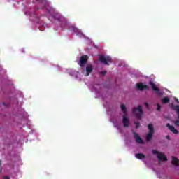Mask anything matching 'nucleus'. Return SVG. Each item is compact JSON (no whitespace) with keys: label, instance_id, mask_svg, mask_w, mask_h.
Returning a JSON list of instances; mask_svg holds the SVG:
<instances>
[{"label":"nucleus","instance_id":"1","mask_svg":"<svg viewBox=\"0 0 179 179\" xmlns=\"http://www.w3.org/2000/svg\"><path fill=\"white\" fill-rule=\"evenodd\" d=\"M132 113L137 120H142V115H143L142 106L139 105L137 108H133Z\"/></svg>","mask_w":179,"mask_h":179},{"label":"nucleus","instance_id":"2","mask_svg":"<svg viewBox=\"0 0 179 179\" xmlns=\"http://www.w3.org/2000/svg\"><path fill=\"white\" fill-rule=\"evenodd\" d=\"M152 155H157V157L159 162H167V157H166L163 152H159L156 150H152Z\"/></svg>","mask_w":179,"mask_h":179},{"label":"nucleus","instance_id":"3","mask_svg":"<svg viewBox=\"0 0 179 179\" xmlns=\"http://www.w3.org/2000/svg\"><path fill=\"white\" fill-rule=\"evenodd\" d=\"M99 61H100L101 64H104L105 65H110V64L113 62V59H111L110 56L105 57L101 55L99 57Z\"/></svg>","mask_w":179,"mask_h":179},{"label":"nucleus","instance_id":"4","mask_svg":"<svg viewBox=\"0 0 179 179\" xmlns=\"http://www.w3.org/2000/svg\"><path fill=\"white\" fill-rule=\"evenodd\" d=\"M88 59H89V57H87V55H83L80 58V61L78 62V65H80L82 69L85 68V65H86V63L87 62Z\"/></svg>","mask_w":179,"mask_h":179},{"label":"nucleus","instance_id":"5","mask_svg":"<svg viewBox=\"0 0 179 179\" xmlns=\"http://www.w3.org/2000/svg\"><path fill=\"white\" fill-rule=\"evenodd\" d=\"M171 108H173V110L176 111V113L178 117V120H177L174 122V125H175V127H179V106L172 105Z\"/></svg>","mask_w":179,"mask_h":179},{"label":"nucleus","instance_id":"6","mask_svg":"<svg viewBox=\"0 0 179 179\" xmlns=\"http://www.w3.org/2000/svg\"><path fill=\"white\" fill-rule=\"evenodd\" d=\"M122 124L124 128H128L129 127V119L127 117V115H123L122 116Z\"/></svg>","mask_w":179,"mask_h":179},{"label":"nucleus","instance_id":"7","mask_svg":"<svg viewBox=\"0 0 179 179\" xmlns=\"http://www.w3.org/2000/svg\"><path fill=\"white\" fill-rule=\"evenodd\" d=\"M85 71L87 73H85V76H89V75L93 72V66L91 64L87 65L85 67Z\"/></svg>","mask_w":179,"mask_h":179},{"label":"nucleus","instance_id":"8","mask_svg":"<svg viewBox=\"0 0 179 179\" xmlns=\"http://www.w3.org/2000/svg\"><path fill=\"white\" fill-rule=\"evenodd\" d=\"M149 84L151 86V89H152L154 92H155L157 94H160V90L156 87V84H155V83L150 81Z\"/></svg>","mask_w":179,"mask_h":179},{"label":"nucleus","instance_id":"9","mask_svg":"<svg viewBox=\"0 0 179 179\" xmlns=\"http://www.w3.org/2000/svg\"><path fill=\"white\" fill-rule=\"evenodd\" d=\"M134 139L137 143H140V145H143V140L139 136V135L135 132H134Z\"/></svg>","mask_w":179,"mask_h":179},{"label":"nucleus","instance_id":"10","mask_svg":"<svg viewBox=\"0 0 179 179\" xmlns=\"http://www.w3.org/2000/svg\"><path fill=\"white\" fill-rule=\"evenodd\" d=\"M166 127L169 129V131H171L173 134H175V135H178L179 133L178 130L176 129L173 126L170 125L169 123L166 124Z\"/></svg>","mask_w":179,"mask_h":179},{"label":"nucleus","instance_id":"11","mask_svg":"<svg viewBox=\"0 0 179 179\" xmlns=\"http://www.w3.org/2000/svg\"><path fill=\"white\" fill-rule=\"evenodd\" d=\"M71 29H72L73 31H74L76 33V34H77V36H83V34L82 33V30L76 28V27L72 26Z\"/></svg>","mask_w":179,"mask_h":179},{"label":"nucleus","instance_id":"12","mask_svg":"<svg viewBox=\"0 0 179 179\" xmlns=\"http://www.w3.org/2000/svg\"><path fill=\"white\" fill-rule=\"evenodd\" d=\"M172 164H173V166H179V160L178 158L172 156V161H171Z\"/></svg>","mask_w":179,"mask_h":179},{"label":"nucleus","instance_id":"13","mask_svg":"<svg viewBox=\"0 0 179 179\" xmlns=\"http://www.w3.org/2000/svg\"><path fill=\"white\" fill-rule=\"evenodd\" d=\"M148 128L149 129V132L148 133L155 134V128L153 127V124H149L148 125Z\"/></svg>","mask_w":179,"mask_h":179},{"label":"nucleus","instance_id":"14","mask_svg":"<svg viewBox=\"0 0 179 179\" xmlns=\"http://www.w3.org/2000/svg\"><path fill=\"white\" fill-rule=\"evenodd\" d=\"M162 104H167V103H170V98L165 96L164 99H162Z\"/></svg>","mask_w":179,"mask_h":179},{"label":"nucleus","instance_id":"15","mask_svg":"<svg viewBox=\"0 0 179 179\" xmlns=\"http://www.w3.org/2000/svg\"><path fill=\"white\" fill-rule=\"evenodd\" d=\"M120 108H121L124 115H127V107L125 106V105L122 104L120 106Z\"/></svg>","mask_w":179,"mask_h":179},{"label":"nucleus","instance_id":"16","mask_svg":"<svg viewBox=\"0 0 179 179\" xmlns=\"http://www.w3.org/2000/svg\"><path fill=\"white\" fill-rule=\"evenodd\" d=\"M152 136H153V133H149L146 136L147 142H150L152 141Z\"/></svg>","mask_w":179,"mask_h":179},{"label":"nucleus","instance_id":"17","mask_svg":"<svg viewBox=\"0 0 179 179\" xmlns=\"http://www.w3.org/2000/svg\"><path fill=\"white\" fill-rule=\"evenodd\" d=\"M135 156H136V159H139V160H142V159H145V155H143L142 153L136 154Z\"/></svg>","mask_w":179,"mask_h":179},{"label":"nucleus","instance_id":"18","mask_svg":"<svg viewBox=\"0 0 179 179\" xmlns=\"http://www.w3.org/2000/svg\"><path fill=\"white\" fill-rule=\"evenodd\" d=\"M136 87L137 89H139V90H143V84H142V83H137Z\"/></svg>","mask_w":179,"mask_h":179},{"label":"nucleus","instance_id":"19","mask_svg":"<svg viewBox=\"0 0 179 179\" xmlns=\"http://www.w3.org/2000/svg\"><path fill=\"white\" fill-rule=\"evenodd\" d=\"M38 1L39 3H42L43 6H45V3H47V2L45 1V0H36Z\"/></svg>","mask_w":179,"mask_h":179},{"label":"nucleus","instance_id":"20","mask_svg":"<svg viewBox=\"0 0 179 179\" xmlns=\"http://www.w3.org/2000/svg\"><path fill=\"white\" fill-rule=\"evenodd\" d=\"M145 89H146L147 90H149L150 89V87L147 85H143V90H145Z\"/></svg>","mask_w":179,"mask_h":179},{"label":"nucleus","instance_id":"21","mask_svg":"<svg viewBox=\"0 0 179 179\" xmlns=\"http://www.w3.org/2000/svg\"><path fill=\"white\" fill-rule=\"evenodd\" d=\"M135 125H136V128L138 129L139 128L141 123H139V122H134Z\"/></svg>","mask_w":179,"mask_h":179},{"label":"nucleus","instance_id":"22","mask_svg":"<svg viewBox=\"0 0 179 179\" xmlns=\"http://www.w3.org/2000/svg\"><path fill=\"white\" fill-rule=\"evenodd\" d=\"M56 19L57 20L58 22H62V20H64V17H62V16H59Z\"/></svg>","mask_w":179,"mask_h":179},{"label":"nucleus","instance_id":"23","mask_svg":"<svg viewBox=\"0 0 179 179\" xmlns=\"http://www.w3.org/2000/svg\"><path fill=\"white\" fill-rule=\"evenodd\" d=\"M160 108H162V106L160 104L157 103V111H160Z\"/></svg>","mask_w":179,"mask_h":179},{"label":"nucleus","instance_id":"24","mask_svg":"<svg viewBox=\"0 0 179 179\" xmlns=\"http://www.w3.org/2000/svg\"><path fill=\"white\" fill-rule=\"evenodd\" d=\"M106 73H107V71H100V74L101 75H106Z\"/></svg>","mask_w":179,"mask_h":179},{"label":"nucleus","instance_id":"25","mask_svg":"<svg viewBox=\"0 0 179 179\" xmlns=\"http://www.w3.org/2000/svg\"><path fill=\"white\" fill-rule=\"evenodd\" d=\"M144 106H145L147 108H149V103H148V102H145Z\"/></svg>","mask_w":179,"mask_h":179},{"label":"nucleus","instance_id":"26","mask_svg":"<svg viewBox=\"0 0 179 179\" xmlns=\"http://www.w3.org/2000/svg\"><path fill=\"white\" fill-rule=\"evenodd\" d=\"M3 179H10V178H9V176H6L3 177Z\"/></svg>","mask_w":179,"mask_h":179},{"label":"nucleus","instance_id":"27","mask_svg":"<svg viewBox=\"0 0 179 179\" xmlns=\"http://www.w3.org/2000/svg\"><path fill=\"white\" fill-rule=\"evenodd\" d=\"M175 101H176V103H179L178 99L176 98V99H175Z\"/></svg>","mask_w":179,"mask_h":179},{"label":"nucleus","instance_id":"28","mask_svg":"<svg viewBox=\"0 0 179 179\" xmlns=\"http://www.w3.org/2000/svg\"><path fill=\"white\" fill-rule=\"evenodd\" d=\"M166 139H170V136L169 135L166 136Z\"/></svg>","mask_w":179,"mask_h":179},{"label":"nucleus","instance_id":"29","mask_svg":"<svg viewBox=\"0 0 179 179\" xmlns=\"http://www.w3.org/2000/svg\"><path fill=\"white\" fill-rule=\"evenodd\" d=\"M117 129H120V127L117 126Z\"/></svg>","mask_w":179,"mask_h":179},{"label":"nucleus","instance_id":"30","mask_svg":"<svg viewBox=\"0 0 179 179\" xmlns=\"http://www.w3.org/2000/svg\"><path fill=\"white\" fill-rule=\"evenodd\" d=\"M3 105L5 106V103H3Z\"/></svg>","mask_w":179,"mask_h":179},{"label":"nucleus","instance_id":"31","mask_svg":"<svg viewBox=\"0 0 179 179\" xmlns=\"http://www.w3.org/2000/svg\"><path fill=\"white\" fill-rule=\"evenodd\" d=\"M0 166H1V162H0Z\"/></svg>","mask_w":179,"mask_h":179}]
</instances>
